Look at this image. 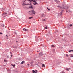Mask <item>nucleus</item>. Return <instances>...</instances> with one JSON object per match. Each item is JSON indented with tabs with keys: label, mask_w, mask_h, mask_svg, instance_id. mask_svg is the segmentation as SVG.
<instances>
[{
	"label": "nucleus",
	"mask_w": 73,
	"mask_h": 73,
	"mask_svg": "<svg viewBox=\"0 0 73 73\" xmlns=\"http://www.w3.org/2000/svg\"><path fill=\"white\" fill-rule=\"evenodd\" d=\"M13 67L15 66V65H13Z\"/></svg>",
	"instance_id": "nucleus-26"
},
{
	"label": "nucleus",
	"mask_w": 73,
	"mask_h": 73,
	"mask_svg": "<svg viewBox=\"0 0 73 73\" xmlns=\"http://www.w3.org/2000/svg\"><path fill=\"white\" fill-rule=\"evenodd\" d=\"M35 72H37V70H35Z\"/></svg>",
	"instance_id": "nucleus-32"
},
{
	"label": "nucleus",
	"mask_w": 73,
	"mask_h": 73,
	"mask_svg": "<svg viewBox=\"0 0 73 73\" xmlns=\"http://www.w3.org/2000/svg\"><path fill=\"white\" fill-rule=\"evenodd\" d=\"M42 66V67H45V64H43Z\"/></svg>",
	"instance_id": "nucleus-12"
},
{
	"label": "nucleus",
	"mask_w": 73,
	"mask_h": 73,
	"mask_svg": "<svg viewBox=\"0 0 73 73\" xmlns=\"http://www.w3.org/2000/svg\"><path fill=\"white\" fill-rule=\"evenodd\" d=\"M65 70H67V71H69V68H65Z\"/></svg>",
	"instance_id": "nucleus-6"
},
{
	"label": "nucleus",
	"mask_w": 73,
	"mask_h": 73,
	"mask_svg": "<svg viewBox=\"0 0 73 73\" xmlns=\"http://www.w3.org/2000/svg\"><path fill=\"white\" fill-rule=\"evenodd\" d=\"M47 9H48V11H50V9H48V8L47 7Z\"/></svg>",
	"instance_id": "nucleus-18"
},
{
	"label": "nucleus",
	"mask_w": 73,
	"mask_h": 73,
	"mask_svg": "<svg viewBox=\"0 0 73 73\" xmlns=\"http://www.w3.org/2000/svg\"><path fill=\"white\" fill-rule=\"evenodd\" d=\"M32 13L33 14H35V13H36V12H35L34 10H32Z\"/></svg>",
	"instance_id": "nucleus-3"
},
{
	"label": "nucleus",
	"mask_w": 73,
	"mask_h": 73,
	"mask_svg": "<svg viewBox=\"0 0 73 73\" xmlns=\"http://www.w3.org/2000/svg\"><path fill=\"white\" fill-rule=\"evenodd\" d=\"M6 37H7L6 38H7V39H8V36H7V35H6Z\"/></svg>",
	"instance_id": "nucleus-19"
},
{
	"label": "nucleus",
	"mask_w": 73,
	"mask_h": 73,
	"mask_svg": "<svg viewBox=\"0 0 73 73\" xmlns=\"http://www.w3.org/2000/svg\"><path fill=\"white\" fill-rule=\"evenodd\" d=\"M60 13L61 14V15H62V12Z\"/></svg>",
	"instance_id": "nucleus-29"
},
{
	"label": "nucleus",
	"mask_w": 73,
	"mask_h": 73,
	"mask_svg": "<svg viewBox=\"0 0 73 73\" xmlns=\"http://www.w3.org/2000/svg\"><path fill=\"white\" fill-rule=\"evenodd\" d=\"M51 47H53V48H54L55 47V46H54V45H51Z\"/></svg>",
	"instance_id": "nucleus-10"
},
{
	"label": "nucleus",
	"mask_w": 73,
	"mask_h": 73,
	"mask_svg": "<svg viewBox=\"0 0 73 73\" xmlns=\"http://www.w3.org/2000/svg\"><path fill=\"white\" fill-rule=\"evenodd\" d=\"M35 73H37V72H36Z\"/></svg>",
	"instance_id": "nucleus-37"
},
{
	"label": "nucleus",
	"mask_w": 73,
	"mask_h": 73,
	"mask_svg": "<svg viewBox=\"0 0 73 73\" xmlns=\"http://www.w3.org/2000/svg\"><path fill=\"white\" fill-rule=\"evenodd\" d=\"M12 55H11V57H12Z\"/></svg>",
	"instance_id": "nucleus-31"
},
{
	"label": "nucleus",
	"mask_w": 73,
	"mask_h": 73,
	"mask_svg": "<svg viewBox=\"0 0 73 73\" xmlns=\"http://www.w3.org/2000/svg\"><path fill=\"white\" fill-rule=\"evenodd\" d=\"M30 8H32V5H31V4H30Z\"/></svg>",
	"instance_id": "nucleus-7"
},
{
	"label": "nucleus",
	"mask_w": 73,
	"mask_h": 73,
	"mask_svg": "<svg viewBox=\"0 0 73 73\" xmlns=\"http://www.w3.org/2000/svg\"><path fill=\"white\" fill-rule=\"evenodd\" d=\"M66 56H67V57H68V56H69V55H68V54H66Z\"/></svg>",
	"instance_id": "nucleus-23"
},
{
	"label": "nucleus",
	"mask_w": 73,
	"mask_h": 73,
	"mask_svg": "<svg viewBox=\"0 0 73 73\" xmlns=\"http://www.w3.org/2000/svg\"><path fill=\"white\" fill-rule=\"evenodd\" d=\"M7 60H5V59L4 60V62H7Z\"/></svg>",
	"instance_id": "nucleus-11"
},
{
	"label": "nucleus",
	"mask_w": 73,
	"mask_h": 73,
	"mask_svg": "<svg viewBox=\"0 0 73 73\" xmlns=\"http://www.w3.org/2000/svg\"><path fill=\"white\" fill-rule=\"evenodd\" d=\"M24 62H24V61H23L22 62L21 64H23L24 63Z\"/></svg>",
	"instance_id": "nucleus-8"
},
{
	"label": "nucleus",
	"mask_w": 73,
	"mask_h": 73,
	"mask_svg": "<svg viewBox=\"0 0 73 73\" xmlns=\"http://www.w3.org/2000/svg\"><path fill=\"white\" fill-rule=\"evenodd\" d=\"M0 34H1V35H2L3 34V33H2L0 32Z\"/></svg>",
	"instance_id": "nucleus-25"
},
{
	"label": "nucleus",
	"mask_w": 73,
	"mask_h": 73,
	"mask_svg": "<svg viewBox=\"0 0 73 73\" xmlns=\"http://www.w3.org/2000/svg\"><path fill=\"white\" fill-rule=\"evenodd\" d=\"M39 56H42L43 55V54H42V52H40L39 54Z\"/></svg>",
	"instance_id": "nucleus-5"
},
{
	"label": "nucleus",
	"mask_w": 73,
	"mask_h": 73,
	"mask_svg": "<svg viewBox=\"0 0 73 73\" xmlns=\"http://www.w3.org/2000/svg\"><path fill=\"white\" fill-rule=\"evenodd\" d=\"M69 69H70V68Z\"/></svg>",
	"instance_id": "nucleus-39"
},
{
	"label": "nucleus",
	"mask_w": 73,
	"mask_h": 73,
	"mask_svg": "<svg viewBox=\"0 0 73 73\" xmlns=\"http://www.w3.org/2000/svg\"><path fill=\"white\" fill-rule=\"evenodd\" d=\"M16 42H17V41H16Z\"/></svg>",
	"instance_id": "nucleus-38"
},
{
	"label": "nucleus",
	"mask_w": 73,
	"mask_h": 73,
	"mask_svg": "<svg viewBox=\"0 0 73 73\" xmlns=\"http://www.w3.org/2000/svg\"><path fill=\"white\" fill-rule=\"evenodd\" d=\"M45 29H48V26H46L45 27Z\"/></svg>",
	"instance_id": "nucleus-14"
},
{
	"label": "nucleus",
	"mask_w": 73,
	"mask_h": 73,
	"mask_svg": "<svg viewBox=\"0 0 73 73\" xmlns=\"http://www.w3.org/2000/svg\"><path fill=\"white\" fill-rule=\"evenodd\" d=\"M32 72H33V73H34L35 72V70H32Z\"/></svg>",
	"instance_id": "nucleus-15"
},
{
	"label": "nucleus",
	"mask_w": 73,
	"mask_h": 73,
	"mask_svg": "<svg viewBox=\"0 0 73 73\" xmlns=\"http://www.w3.org/2000/svg\"><path fill=\"white\" fill-rule=\"evenodd\" d=\"M4 25H3V26H2V27H4Z\"/></svg>",
	"instance_id": "nucleus-36"
},
{
	"label": "nucleus",
	"mask_w": 73,
	"mask_h": 73,
	"mask_svg": "<svg viewBox=\"0 0 73 73\" xmlns=\"http://www.w3.org/2000/svg\"><path fill=\"white\" fill-rule=\"evenodd\" d=\"M1 44V42H0V45Z\"/></svg>",
	"instance_id": "nucleus-34"
},
{
	"label": "nucleus",
	"mask_w": 73,
	"mask_h": 73,
	"mask_svg": "<svg viewBox=\"0 0 73 73\" xmlns=\"http://www.w3.org/2000/svg\"><path fill=\"white\" fill-rule=\"evenodd\" d=\"M73 57V54H72V55H71V57Z\"/></svg>",
	"instance_id": "nucleus-16"
},
{
	"label": "nucleus",
	"mask_w": 73,
	"mask_h": 73,
	"mask_svg": "<svg viewBox=\"0 0 73 73\" xmlns=\"http://www.w3.org/2000/svg\"><path fill=\"white\" fill-rule=\"evenodd\" d=\"M61 73H65L64 71H63L61 72Z\"/></svg>",
	"instance_id": "nucleus-13"
},
{
	"label": "nucleus",
	"mask_w": 73,
	"mask_h": 73,
	"mask_svg": "<svg viewBox=\"0 0 73 73\" xmlns=\"http://www.w3.org/2000/svg\"><path fill=\"white\" fill-rule=\"evenodd\" d=\"M70 27H72V24L70 25Z\"/></svg>",
	"instance_id": "nucleus-20"
},
{
	"label": "nucleus",
	"mask_w": 73,
	"mask_h": 73,
	"mask_svg": "<svg viewBox=\"0 0 73 73\" xmlns=\"http://www.w3.org/2000/svg\"><path fill=\"white\" fill-rule=\"evenodd\" d=\"M71 50V52H73V50Z\"/></svg>",
	"instance_id": "nucleus-24"
},
{
	"label": "nucleus",
	"mask_w": 73,
	"mask_h": 73,
	"mask_svg": "<svg viewBox=\"0 0 73 73\" xmlns=\"http://www.w3.org/2000/svg\"><path fill=\"white\" fill-rule=\"evenodd\" d=\"M12 52L11 51V52H10V53L11 54H12V53H11V52Z\"/></svg>",
	"instance_id": "nucleus-33"
},
{
	"label": "nucleus",
	"mask_w": 73,
	"mask_h": 73,
	"mask_svg": "<svg viewBox=\"0 0 73 73\" xmlns=\"http://www.w3.org/2000/svg\"><path fill=\"white\" fill-rule=\"evenodd\" d=\"M68 11H69V12H71V11L70 10H68Z\"/></svg>",
	"instance_id": "nucleus-28"
},
{
	"label": "nucleus",
	"mask_w": 73,
	"mask_h": 73,
	"mask_svg": "<svg viewBox=\"0 0 73 73\" xmlns=\"http://www.w3.org/2000/svg\"><path fill=\"white\" fill-rule=\"evenodd\" d=\"M29 19H32V17H30Z\"/></svg>",
	"instance_id": "nucleus-21"
},
{
	"label": "nucleus",
	"mask_w": 73,
	"mask_h": 73,
	"mask_svg": "<svg viewBox=\"0 0 73 73\" xmlns=\"http://www.w3.org/2000/svg\"><path fill=\"white\" fill-rule=\"evenodd\" d=\"M53 52H55V49H53Z\"/></svg>",
	"instance_id": "nucleus-17"
},
{
	"label": "nucleus",
	"mask_w": 73,
	"mask_h": 73,
	"mask_svg": "<svg viewBox=\"0 0 73 73\" xmlns=\"http://www.w3.org/2000/svg\"><path fill=\"white\" fill-rule=\"evenodd\" d=\"M66 12H67V11H66Z\"/></svg>",
	"instance_id": "nucleus-40"
},
{
	"label": "nucleus",
	"mask_w": 73,
	"mask_h": 73,
	"mask_svg": "<svg viewBox=\"0 0 73 73\" xmlns=\"http://www.w3.org/2000/svg\"><path fill=\"white\" fill-rule=\"evenodd\" d=\"M7 58H9V56H7Z\"/></svg>",
	"instance_id": "nucleus-30"
},
{
	"label": "nucleus",
	"mask_w": 73,
	"mask_h": 73,
	"mask_svg": "<svg viewBox=\"0 0 73 73\" xmlns=\"http://www.w3.org/2000/svg\"><path fill=\"white\" fill-rule=\"evenodd\" d=\"M29 65V64H28V65Z\"/></svg>",
	"instance_id": "nucleus-35"
},
{
	"label": "nucleus",
	"mask_w": 73,
	"mask_h": 73,
	"mask_svg": "<svg viewBox=\"0 0 73 73\" xmlns=\"http://www.w3.org/2000/svg\"><path fill=\"white\" fill-rule=\"evenodd\" d=\"M45 21V19H44L42 20L43 21Z\"/></svg>",
	"instance_id": "nucleus-22"
},
{
	"label": "nucleus",
	"mask_w": 73,
	"mask_h": 73,
	"mask_svg": "<svg viewBox=\"0 0 73 73\" xmlns=\"http://www.w3.org/2000/svg\"><path fill=\"white\" fill-rule=\"evenodd\" d=\"M55 1L56 2V3H57L58 4H59V3H60V1H57V0H55Z\"/></svg>",
	"instance_id": "nucleus-1"
},
{
	"label": "nucleus",
	"mask_w": 73,
	"mask_h": 73,
	"mask_svg": "<svg viewBox=\"0 0 73 73\" xmlns=\"http://www.w3.org/2000/svg\"><path fill=\"white\" fill-rule=\"evenodd\" d=\"M69 53H70V52H71V51L70 50L69 51Z\"/></svg>",
	"instance_id": "nucleus-27"
},
{
	"label": "nucleus",
	"mask_w": 73,
	"mask_h": 73,
	"mask_svg": "<svg viewBox=\"0 0 73 73\" xmlns=\"http://www.w3.org/2000/svg\"><path fill=\"white\" fill-rule=\"evenodd\" d=\"M23 31H28V29H26L25 28H24L23 29Z\"/></svg>",
	"instance_id": "nucleus-4"
},
{
	"label": "nucleus",
	"mask_w": 73,
	"mask_h": 73,
	"mask_svg": "<svg viewBox=\"0 0 73 73\" xmlns=\"http://www.w3.org/2000/svg\"><path fill=\"white\" fill-rule=\"evenodd\" d=\"M29 13V15H32V10L31 11H30Z\"/></svg>",
	"instance_id": "nucleus-2"
},
{
	"label": "nucleus",
	"mask_w": 73,
	"mask_h": 73,
	"mask_svg": "<svg viewBox=\"0 0 73 73\" xmlns=\"http://www.w3.org/2000/svg\"><path fill=\"white\" fill-rule=\"evenodd\" d=\"M4 15H6V16H7V14L6 13H4Z\"/></svg>",
	"instance_id": "nucleus-9"
}]
</instances>
